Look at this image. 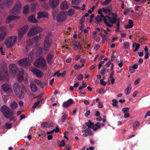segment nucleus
Segmentation results:
<instances>
[{
	"label": "nucleus",
	"mask_w": 150,
	"mask_h": 150,
	"mask_svg": "<svg viewBox=\"0 0 150 150\" xmlns=\"http://www.w3.org/2000/svg\"><path fill=\"white\" fill-rule=\"evenodd\" d=\"M9 67L12 76L14 77L16 76L18 81L21 82L23 79V70H22L21 72L18 71L16 65L14 64H10Z\"/></svg>",
	"instance_id": "nucleus-1"
},
{
	"label": "nucleus",
	"mask_w": 150,
	"mask_h": 150,
	"mask_svg": "<svg viewBox=\"0 0 150 150\" xmlns=\"http://www.w3.org/2000/svg\"><path fill=\"white\" fill-rule=\"evenodd\" d=\"M108 20L110 23L113 24L119 22V19L117 18V15L114 13L109 14V16H106L104 18V22L106 25L108 27H112V25L109 23L107 21Z\"/></svg>",
	"instance_id": "nucleus-2"
},
{
	"label": "nucleus",
	"mask_w": 150,
	"mask_h": 150,
	"mask_svg": "<svg viewBox=\"0 0 150 150\" xmlns=\"http://www.w3.org/2000/svg\"><path fill=\"white\" fill-rule=\"evenodd\" d=\"M14 92L16 96L18 98H23L24 96V88L21 87L17 83L13 85Z\"/></svg>",
	"instance_id": "nucleus-3"
},
{
	"label": "nucleus",
	"mask_w": 150,
	"mask_h": 150,
	"mask_svg": "<svg viewBox=\"0 0 150 150\" xmlns=\"http://www.w3.org/2000/svg\"><path fill=\"white\" fill-rule=\"evenodd\" d=\"M17 37L16 36H13L8 37L6 39L5 44L7 48L12 47L16 43Z\"/></svg>",
	"instance_id": "nucleus-4"
},
{
	"label": "nucleus",
	"mask_w": 150,
	"mask_h": 150,
	"mask_svg": "<svg viewBox=\"0 0 150 150\" xmlns=\"http://www.w3.org/2000/svg\"><path fill=\"white\" fill-rule=\"evenodd\" d=\"M0 110L4 115L6 118H9L14 114L13 112L11 111L9 108L5 105L2 106Z\"/></svg>",
	"instance_id": "nucleus-5"
},
{
	"label": "nucleus",
	"mask_w": 150,
	"mask_h": 150,
	"mask_svg": "<svg viewBox=\"0 0 150 150\" xmlns=\"http://www.w3.org/2000/svg\"><path fill=\"white\" fill-rule=\"evenodd\" d=\"M21 9L22 5L21 2L19 1H17L15 3L14 7L10 11L9 13L10 14H18Z\"/></svg>",
	"instance_id": "nucleus-6"
},
{
	"label": "nucleus",
	"mask_w": 150,
	"mask_h": 150,
	"mask_svg": "<svg viewBox=\"0 0 150 150\" xmlns=\"http://www.w3.org/2000/svg\"><path fill=\"white\" fill-rule=\"evenodd\" d=\"M34 66L38 67H42L45 70L47 69V66L45 59L42 57H40L37 59L34 63Z\"/></svg>",
	"instance_id": "nucleus-7"
},
{
	"label": "nucleus",
	"mask_w": 150,
	"mask_h": 150,
	"mask_svg": "<svg viewBox=\"0 0 150 150\" xmlns=\"http://www.w3.org/2000/svg\"><path fill=\"white\" fill-rule=\"evenodd\" d=\"M52 40L47 37L44 41L43 43V50L45 51H48L50 49L52 44Z\"/></svg>",
	"instance_id": "nucleus-8"
},
{
	"label": "nucleus",
	"mask_w": 150,
	"mask_h": 150,
	"mask_svg": "<svg viewBox=\"0 0 150 150\" xmlns=\"http://www.w3.org/2000/svg\"><path fill=\"white\" fill-rule=\"evenodd\" d=\"M42 30L38 26L33 27L29 30L27 33L28 36V37L33 36Z\"/></svg>",
	"instance_id": "nucleus-9"
},
{
	"label": "nucleus",
	"mask_w": 150,
	"mask_h": 150,
	"mask_svg": "<svg viewBox=\"0 0 150 150\" xmlns=\"http://www.w3.org/2000/svg\"><path fill=\"white\" fill-rule=\"evenodd\" d=\"M7 74V69L6 67L3 69H1V71H0V79L4 81L8 80V77Z\"/></svg>",
	"instance_id": "nucleus-10"
},
{
	"label": "nucleus",
	"mask_w": 150,
	"mask_h": 150,
	"mask_svg": "<svg viewBox=\"0 0 150 150\" xmlns=\"http://www.w3.org/2000/svg\"><path fill=\"white\" fill-rule=\"evenodd\" d=\"M18 63L20 66L27 67L30 65L31 62L27 58H25L18 61Z\"/></svg>",
	"instance_id": "nucleus-11"
},
{
	"label": "nucleus",
	"mask_w": 150,
	"mask_h": 150,
	"mask_svg": "<svg viewBox=\"0 0 150 150\" xmlns=\"http://www.w3.org/2000/svg\"><path fill=\"white\" fill-rule=\"evenodd\" d=\"M66 18V15L64 11L60 12L59 14L57 16V21L59 22H62L65 20Z\"/></svg>",
	"instance_id": "nucleus-12"
},
{
	"label": "nucleus",
	"mask_w": 150,
	"mask_h": 150,
	"mask_svg": "<svg viewBox=\"0 0 150 150\" xmlns=\"http://www.w3.org/2000/svg\"><path fill=\"white\" fill-rule=\"evenodd\" d=\"M30 70L38 77H41L43 75V74L42 72L36 68H32Z\"/></svg>",
	"instance_id": "nucleus-13"
},
{
	"label": "nucleus",
	"mask_w": 150,
	"mask_h": 150,
	"mask_svg": "<svg viewBox=\"0 0 150 150\" xmlns=\"http://www.w3.org/2000/svg\"><path fill=\"white\" fill-rule=\"evenodd\" d=\"M2 88L6 93H11L12 91L11 86L8 84L4 83L2 86Z\"/></svg>",
	"instance_id": "nucleus-14"
},
{
	"label": "nucleus",
	"mask_w": 150,
	"mask_h": 150,
	"mask_svg": "<svg viewBox=\"0 0 150 150\" xmlns=\"http://www.w3.org/2000/svg\"><path fill=\"white\" fill-rule=\"evenodd\" d=\"M37 18L38 19L41 18H47L49 14L45 12L39 11L37 13Z\"/></svg>",
	"instance_id": "nucleus-15"
},
{
	"label": "nucleus",
	"mask_w": 150,
	"mask_h": 150,
	"mask_svg": "<svg viewBox=\"0 0 150 150\" xmlns=\"http://www.w3.org/2000/svg\"><path fill=\"white\" fill-rule=\"evenodd\" d=\"M59 3V0H50L49 4L51 7L55 8L57 6Z\"/></svg>",
	"instance_id": "nucleus-16"
},
{
	"label": "nucleus",
	"mask_w": 150,
	"mask_h": 150,
	"mask_svg": "<svg viewBox=\"0 0 150 150\" xmlns=\"http://www.w3.org/2000/svg\"><path fill=\"white\" fill-rule=\"evenodd\" d=\"M20 17L18 16H8L6 19V23H9L12 21L16 19H18Z\"/></svg>",
	"instance_id": "nucleus-17"
},
{
	"label": "nucleus",
	"mask_w": 150,
	"mask_h": 150,
	"mask_svg": "<svg viewBox=\"0 0 150 150\" xmlns=\"http://www.w3.org/2000/svg\"><path fill=\"white\" fill-rule=\"evenodd\" d=\"M28 30V26L27 25L23 26L18 30V33H19L23 35H24Z\"/></svg>",
	"instance_id": "nucleus-18"
},
{
	"label": "nucleus",
	"mask_w": 150,
	"mask_h": 150,
	"mask_svg": "<svg viewBox=\"0 0 150 150\" xmlns=\"http://www.w3.org/2000/svg\"><path fill=\"white\" fill-rule=\"evenodd\" d=\"M28 30V26L27 25L23 26L18 30V33H19L23 35H24Z\"/></svg>",
	"instance_id": "nucleus-19"
},
{
	"label": "nucleus",
	"mask_w": 150,
	"mask_h": 150,
	"mask_svg": "<svg viewBox=\"0 0 150 150\" xmlns=\"http://www.w3.org/2000/svg\"><path fill=\"white\" fill-rule=\"evenodd\" d=\"M73 103V100L72 99H70L67 101L63 103V106L64 108H66L71 105Z\"/></svg>",
	"instance_id": "nucleus-20"
},
{
	"label": "nucleus",
	"mask_w": 150,
	"mask_h": 150,
	"mask_svg": "<svg viewBox=\"0 0 150 150\" xmlns=\"http://www.w3.org/2000/svg\"><path fill=\"white\" fill-rule=\"evenodd\" d=\"M30 87L31 91L35 92L38 90V88L36 85L33 82H31L30 84Z\"/></svg>",
	"instance_id": "nucleus-21"
},
{
	"label": "nucleus",
	"mask_w": 150,
	"mask_h": 150,
	"mask_svg": "<svg viewBox=\"0 0 150 150\" xmlns=\"http://www.w3.org/2000/svg\"><path fill=\"white\" fill-rule=\"evenodd\" d=\"M53 55L50 54H49L47 56V62L48 64H51L53 61Z\"/></svg>",
	"instance_id": "nucleus-22"
},
{
	"label": "nucleus",
	"mask_w": 150,
	"mask_h": 150,
	"mask_svg": "<svg viewBox=\"0 0 150 150\" xmlns=\"http://www.w3.org/2000/svg\"><path fill=\"white\" fill-rule=\"evenodd\" d=\"M68 7L67 2L66 1H63L60 5V8L64 10L67 8Z\"/></svg>",
	"instance_id": "nucleus-23"
},
{
	"label": "nucleus",
	"mask_w": 150,
	"mask_h": 150,
	"mask_svg": "<svg viewBox=\"0 0 150 150\" xmlns=\"http://www.w3.org/2000/svg\"><path fill=\"white\" fill-rule=\"evenodd\" d=\"M28 19V21L34 23L38 22V21L35 18V16L34 15L29 16Z\"/></svg>",
	"instance_id": "nucleus-24"
},
{
	"label": "nucleus",
	"mask_w": 150,
	"mask_h": 150,
	"mask_svg": "<svg viewBox=\"0 0 150 150\" xmlns=\"http://www.w3.org/2000/svg\"><path fill=\"white\" fill-rule=\"evenodd\" d=\"M34 58V52L32 51L30 52L28 55V60L31 62L32 61Z\"/></svg>",
	"instance_id": "nucleus-25"
},
{
	"label": "nucleus",
	"mask_w": 150,
	"mask_h": 150,
	"mask_svg": "<svg viewBox=\"0 0 150 150\" xmlns=\"http://www.w3.org/2000/svg\"><path fill=\"white\" fill-rule=\"evenodd\" d=\"M133 26V21L130 19H129V23L127 25L125 26V27L126 28H132Z\"/></svg>",
	"instance_id": "nucleus-26"
},
{
	"label": "nucleus",
	"mask_w": 150,
	"mask_h": 150,
	"mask_svg": "<svg viewBox=\"0 0 150 150\" xmlns=\"http://www.w3.org/2000/svg\"><path fill=\"white\" fill-rule=\"evenodd\" d=\"M13 2V0H4L5 4L8 7L11 6L12 5Z\"/></svg>",
	"instance_id": "nucleus-27"
},
{
	"label": "nucleus",
	"mask_w": 150,
	"mask_h": 150,
	"mask_svg": "<svg viewBox=\"0 0 150 150\" xmlns=\"http://www.w3.org/2000/svg\"><path fill=\"white\" fill-rule=\"evenodd\" d=\"M9 106L12 110H14L18 107V104L15 101H13L10 103Z\"/></svg>",
	"instance_id": "nucleus-28"
},
{
	"label": "nucleus",
	"mask_w": 150,
	"mask_h": 150,
	"mask_svg": "<svg viewBox=\"0 0 150 150\" xmlns=\"http://www.w3.org/2000/svg\"><path fill=\"white\" fill-rule=\"evenodd\" d=\"M111 6L109 5L106 8H103L102 10L103 12L106 13L108 12H110L111 10Z\"/></svg>",
	"instance_id": "nucleus-29"
},
{
	"label": "nucleus",
	"mask_w": 150,
	"mask_h": 150,
	"mask_svg": "<svg viewBox=\"0 0 150 150\" xmlns=\"http://www.w3.org/2000/svg\"><path fill=\"white\" fill-rule=\"evenodd\" d=\"M38 5V4L37 3L33 4L30 5V10L32 12L34 11L36 9V7Z\"/></svg>",
	"instance_id": "nucleus-30"
},
{
	"label": "nucleus",
	"mask_w": 150,
	"mask_h": 150,
	"mask_svg": "<svg viewBox=\"0 0 150 150\" xmlns=\"http://www.w3.org/2000/svg\"><path fill=\"white\" fill-rule=\"evenodd\" d=\"M100 125L99 122H97L95 124H93L92 129L94 131H96L97 129L100 128Z\"/></svg>",
	"instance_id": "nucleus-31"
},
{
	"label": "nucleus",
	"mask_w": 150,
	"mask_h": 150,
	"mask_svg": "<svg viewBox=\"0 0 150 150\" xmlns=\"http://www.w3.org/2000/svg\"><path fill=\"white\" fill-rule=\"evenodd\" d=\"M105 17V16H98L96 17V20L97 22H100L103 21V19L104 20V18Z\"/></svg>",
	"instance_id": "nucleus-32"
},
{
	"label": "nucleus",
	"mask_w": 150,
	"mask_h": 150,
	"mask_svg": "<svg viewBox=\"0 0 150 150\" xmlns=\"http://www.w3.org/2000/svg\"><path fill=\"white\" fill-rule=\"evenodd\" d=\"M62 114H63V115L62 116V117L61 120L62 122H64L66 120H68V118L67 117L68 114L66 113H62Z\"/></svg>",
	"instance_id": "nucleus-33"
},
{
	"label": "nucleus",
	"mask_w": 150,
	"mask_h": 150,
	"mask_svg": "<svg viewBox=\"0 0 150 150\" xmlns=\"http://www.w3.org/2000/svg\"><path fill=\"white\" fill-rule=\"evenodd\" d=\"M7 33L5 32H1L0 33V40L1 41H3Z\"/></svg>",
	"instance_id": "nucleus-34"
},
{
	"label": "nucleus",
	"mask_w": 150,
	"mask_h": 150,
	"mask_svg": "<svg viewBox=\"0 0 150 150\" xmlns=\"http://www.w3.org/2000/svg\"><path fill=\"white\" fill-rule=\"evenodd\" d=\"M130 47V44L128 42H124V45L123 48L125 50H127Z\"/></svg>",
	"instance_id": "nucleus-35"
},
{
	"label": "nucleus",
	"mask_w": 150,
	"mask_h": 150,
	"mask_svg": "<svg viewBox=\"0 0 150 150\" xmlns=\"http://www.w3.org/2000/svg\"><path fill=\"white\" fill-rule=\"evenodd\" d=\"M29 8V6L28 5H26L24 6L23 13L24 14H26L28 12V10Z\"/></svg>",
	"instance_id": "nucleus-36"
},
{
	"label": "nucleus",
	"mask_w": 150,
	"mask_h": 150,
	"mask_svg": "<svg viewBox=\"0 0 150 150\" xmlns=\"http://www.w3.org/2000/svg\"><path fill=\"white\" fill-rule=\"evenodd\" d=\"M132 89V88L130 86V85L129 86L127 87L126 88L125 90V92L127 95L129 94V93Z\"/></svg>",
	"instance_id": "nucleus-37"
},
{
	"label": "nucleus",
	"mask_w": 150,
	"mask_h": 150,
	"mask_svg": "<svg viewBox=\"0 0 150 150\" xmlns=\"http://www.w3.org/2000/svg\"><path fill=\"white\" fill-rule=\"evenodd\" d=\"M86 124L87 125L88 127V128H92L93 127V123L92 122L90 121L89 120L88 122L86 123Z\"/></svg>",
	"instance_id": "nucleus-38"
},
{
	"label": "nucleus",
	"mask_w": 150,
	"mask_h": 150,
	"mask_svg": "<svg viewBox=\"0 0 150 150\" xmlns=\"http://www.w3.org/2000/svg\"><path fill=\"white\" fill-rule=\"evenodd\" d=\"M139 122H134L133 125V129L134 130H135L137 128V127H139Z\"/></svg>",
	"instance_id": "nucleus-39"
},
{
	"label": "nucleus",
	"mask_w": 150,
	"mask_h": 150,
	"mask_svg": "<svg viewBox=\"0 0 150 150\" xmlns=\"http://www.w3.org/2000/svg\"><path fill=\"white\" fill-rule=\"evenodd\" d=\"M34 81L35 83L39 85L40 87H42L43 85L42 83L40 80L36 79L34 80Z\"/></svg>",
	"instance_id": "nucleus-40"
},
{
	"label": "nucleus",
	"mask_w": 150,
	"mask_h": 150,
	"mask_svg": "<svg viewBox=\"0 0 150 150\" xmlns=\"http://www.w3.org/2000/svg\"><path fill=\"white\" fill-rule=\"evenodd\" d=\"M112 105L114 107H115L117 108H118V106L117 105L118 103L117 101L115 99H113L112 100Z\"/></svg>",
	"instance_id": "nucleus-41"
},
{
	"label": "nucleus",
	"mask_w": 150,
	"mask_h": 150,
	"mask_svg": "<svg viewBox=\"0 0 150 150\" xmlns=\"http://www.w3.org/2000/svg\"><path fill=\"white\" fill-rule=\"evenodd\" d=\"M74 10L72 8L69 9L68 11V14L70 16H72L74 13Z\"/></svg>",
	"instance_id": "nucleus-42"
},
{
	"label": "nucleus",
	"mask_w": 150,
	"mask_h": 150,
	"mask_svg": "<svg viewBox=\"0 0 150 150\" xmlns=\"http://www.w3.org/2000/svg\"><path fill=\"white\" fill-rule=\"evenodd\" d=\"M80 2V0H71V4L72 5H78Z\"/></svg>",
	"instance_id": "nucleus-43"
},
{
	"label": "nucleus",
	"mask_w": 150,
	"mask_h": 150,
	"mask_svg": "<svg viewBox=\"0 0 150 150\" xmlns=\"http://www.w3.org/2000/svg\"><path fill=\"white\" fill-rule=\"evenodd\" d=\"M0 31L2 32H5L6 33H7V31L5 26H1L0 27Z\"/></svg>",
	"instance_id": "nucleus-44"
},
{
	"label": "nucleus",
	"mask_w": 150,
	"mask_h": 150,
	"mask_svg": "<svg viewBox=\"0 0 150 150\" xmlns=\"http://www.w3.org/2000/svg\"><path fill=\"white\" fill-rule=\"evenodd\" d=\"M46 135V133L43 131H41L39 134V136L42 137H44Z\"/></svg>",
	"instance_id": "nucleus-45"
},
{
	"label": "nucleus",
	"mask_w": 150,
	"mask_h": 150,
	"mask_svg": "<svg viewBox=\"0 0 150 150\" xmlns=\"http://www.w3.org/2000/svg\"><path fill=\"white\" fill-rule=\"evenodd\" d=\"M5 125L6 128L8 129H9L11 128L12 124L11 123L8 122L5 124Z\"/></svg>",
	"instance_id": "nucleus-46"
},
{
	"label": "nucleus",
	"mask_w": 150,
	"mask_h": 150,
	"mask_svg": "<svg viewBox=\"0 0 150 150\" xmlns=\"http://www.w3.org/2000/svg\"><path fill=\"white\" fill-rule=\"evenodd\" d=\"M111 0H105V1L102 4L104 6H106L108 4Z\"/></svg>",
	"instance_id": "nucleus-47"
},
{
	"label": "nucleus",
	"mask_w": 150,
	"mask_h": 150,
	"mask_svg": "<svg viewBox=\"0 0 150 150\" xmlns=\"http://www.w3.org/2000/svg\"><path fill=\"white\" fill-rule=\"evenodd\" d=\"M86 133H91V135H89L92 136L93 135V133L92 131H91V129L89 128H87L86 129Z\"/></svg>",
	"instance_id": "nucleus-48"
},
{
	"label": "nucleus",
	"mask_w": 150,
	"mask_h": 150,
	"mask_svg": "<svg viewBox=\"0 0 150 150\" xmlns=\"http://www.w3.org/2000/svg\"><path fill=\"white\" fill-rule=\"evenodd\" d=\"M83 75L82 74H80L78 75L77 77L78 79L79 80H81L83 78Z\"/></svg>",
	"instance_id": "nucleus-49"
},
{
	"label": "nucleus",
	"mask_w": 150,
	"mask_h": 150,
	"mask_svg": "<svg viewBox=\"0 0 150 150\" xmlns=\"http://www.w3.org/2000/svg\"><path fill=\"white\" fill-rule=\"evenodd\" d=\"M134 44L136 45V47L135 49L134 50V51H137V50H138V49H139V47L140 45V44H137V43H136L135 42L134 43Z\"/></svg>",
	"instance_id": "nucleus-50"
},
{
	"label": "nucleus",
	"mask_w": 150,
	"mask_h": 150,
	"mask_svg": "<svg viewBox=\"0 0 150 150\" xmlns=\"http://www.w3.org/2000/svg\"><path fill=\"white\" fill-rule=\"evenodd\" d=\"M87 86V85L86 83H83L82 86H80L79 88V90H81L83 88H85Z\"/></svg>",
	"instance_id": "nucleus-51"
},
{
	"label": "nucleus",
	"mask_w": 150,
	"mask_h": 150,
	"mask_svg": "<svg viewBox=\"0 0 150 150\" xmlns=\"http://www.w3.org/2000/svg\"><path fill=\"white\" fill-rule=\"evenodd\" d=\"M40 103V101H38L36 102L35 103H34L33 106L32 107V108L33 109H35L36 106L38 105Z\"/></svg>",
	"instance_id": "nucleus-52"
},
{
	"label": "nucleus",
	"mask_w": 150,
	"mask_h": 150,
	"mask_svg": "<svg viewBox=\"0 0 150 150\" xmlns=\"http://www.w3.org/2000/svg\"><path fill=\"white\" fill-rule=\"evenodd\" d=\"M18 33V38L19 40H21L22 39L24 35L19 33Z\"/></svg>",
	"instance_id": "nucleus-53"
},
{
	"label": "nucleus",
	"mask_w": 150,
	"mask_h": 150,
	"mask_svg": "<svg viewBox=\"0 0 150 150\" xmlns=\"http://www.w3.org/2000/svg\"><path fill=\"white\" fill-rule=\"evenodd\" d=\"M134 1L135 2H138L140 4H142L145 3L146 0H134Z\"/></svg>",
	"instance_id": "nucleus-54"
},
{
	"label": "nucleus",
	"mask_w": 150,
	"mask_h": 150,
	"mask_svg": "<svg viewBox=\"0 0 150 150\" xmlns=\"http://www.w3.org/2000/svg\"><path fill=\"white\" fill-rule=\"evenodd\" d=\"M122 111H123L124 113H127L129 111V108L128 107H125L122 108Z\"/></svg>",
	"instance_id": "nucleus-55"
},
{
	"label": "nucleus",
	"mask_w": 150,
	"mask_h": 150,
	"mask_svg": "<svg viewBox=\"0 0 150 150\" xmlns=\"http://www.w3.org/2000/svg\"><path fill=\"white\" fill-rule=\"evenodd\" d=\"M105 67H103L101 71H100V73L102 75H104L105 73Z\"/></svg>",
	"instance_id": "nucleus-56"
},
{
	"label": "nucleus",
	"mask_w": 150,
	"mask_h": 150,
	"mask_svg": "<svg viewBox=\"0 0 150 150\" xmlns=\"http://www.w3.org/2000/svg\"><path fill=\"white\" fill-rule=\"evenodd\" d=\"M116 25L117 27V29L115 30V31L116 32H118L119 31V26H120V23L119 22H117L116 23Z\"/></svg>",
	"instance_id": "nucleus-57"
},
{
	"label": "nucleus",
	"mask_w": 150,
	"mask_h": 150,
	"mask_svg": "<svg viewBox=\"0 0 150 150\" xmlns=\"http://www.w3.org/2000/svg\"><path fill=\"white\" fill-rule=\"evenodd\" d=\"M65 144V143L64 140L61 141L59 143V145L60 146H64Z\"/></svg>",
	"instance_id": "nucleus-58"
},
{
	"label": "nucleus",
	"mask_w": 150,
	"mask_h": 150,
	"mask_svg": "<svg viewBox=\"0 0 150 150\" xmlns=\"http://www.w3.org/2000/svg\"><path fill=\"white\" fill-rule=\"evenodd\" d=\"M40 38V36L39 35L34 37L33 38V39L35 40V41H37Z\"/></svg>",
	"instance_id": "nucleus-59"
},
{
	"label": "nucleus",
	"mask_w": 150,
	"mask_h": 150,
	"mask_svg": "<svg viewBox=\"0 0 150 150\" xmlns=\"http://www.w3.org/2000/svg\"><path fill=\"white\" fill-rule=\"evenodd\" d=\"M111 60H109L108 62L107 63L106 65V67H108L110 66V64H111Z\"/></svg>",
	"instance_id": "nucleus-60"
},
{
	"label": "nucleus",
	"mask_w": 150,
	"mask_h": 150,
	"mask_svg": "<svg viewBox=\"0 0 150 150\" xmlns=\"http://www.w3.org/2000/svg\"><path fill=\"white\" fill-rule=\"evenodd\" d=\"M74 68L75 69H78L80 68H81V67L79 65L75 64L74 66Z\"/></svg>",
	"instance_id": "nucleus-61"
},
{
	"label": "nucleus",
	"mask_w": 150,
	"mask_h": 150,
	"mask_svg": "<svg viewBox=\"0 0 150 150\" xmlns=\"http://www.w3.org/2000/svg\"><path fill=\"white\" fill-rule=\"evenodd\" d=\"M94 15L93 14H91L90 16V18L89 20V22L91 23L93 21V18L94 17Z\"/></svg>",
	"instance_id": "nucleus-62"
},
{
	"label": "nucleus",
	"mask_w": 150,
	"mask_h": 150,
	"mask_svg": "<svg viewBox=\"0 0 150 150\" xmlns=\"http://www.w3.org/2000/svg\"><path fill=\"white\" fill-rule=\"evenodd\" d=\"M129 71L130 73H133L134 72L133 66L132 67H130L129 68Z\"/></svg>",
	"instance_id": "nucleus-63"
},
{
	"label": "nucleus",
	"mask_w": 150,
	"mask_h": 150,
	"mask_svg": "<svg viewBox=\"0 0 150 150\" xmlns=\"http://www.w3.org/2000/svg\"><path fill=\"white\" fill-rule=\"evenodd\" d=\"M98 107L99 108H101L103 107V104H102V103L101 102L99 101L98 102Z\"/></svg>",
	"instance_id": "nucleus-64"
}]
</instances>
